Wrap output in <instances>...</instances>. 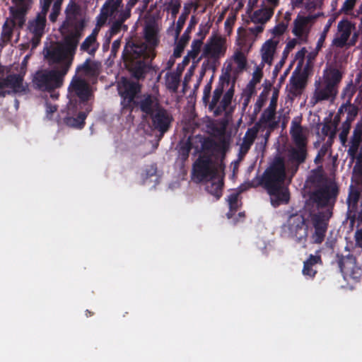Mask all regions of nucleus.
Listing matches in <instances>:
<instances>
[{
    "label": "nucleus",
    "instance_id": "obj_1",
    "mask_svg": "<svg viewBox=\"0 0 362 362\" xmlns=\"http://www.w3.org/2000/svg\"><path fill=\"white\" fill-rule=\"evenodd\" d=\"M339 194V187L335 182H327L310 192L309 200L317 209L309 214L311 243L320 245L325 241Z\"/></svg>",
    "mask_w": 362,
    "mask_h": 362
},
{
    "label": "nucleus",
    "instance_id": "obj_2",
    "mask_svg": "<svg viewBox=\"0 0 362 362\" xmlns=\"http://www.w3.org/2000/svg\"><path fill=\"white\" fill-rule=\"evenodd\" d=\"M146 42L128 41L122 52V59L133 78L143 80L152 69L151 62L156 57L155 48L158 45L157 30L153 25L144 30Z\"/></svg>",
    "mask_w": 362,
    "mask_h": 362
},
{
    "label": "nucleus",
    "instance_id": "obj_3",
    "mask_svg": "<svg viewBox=\"0 0 362 362\" xmlns=\"http://www.w3.org/2000/svg\"><path fill=\"white\" fill-rule=\"evenodd\" d=\"M195 139L201 144L202 154L193 165L192 175L197 182H203L217 177L218 168L223 170L228 144L223 139L216 141L211 137L201 135L195 136Z\"/></svg>",
    "mask_w": 362,
    "mask_h": 362
},
{
    "label": "nucleus",
    "instance_id": "obj_4",
    "mask_svg": "<svg viewBox=\"0 0 362 362\" xmlns=\"http://www.w3.org/2000/svg\"><path fill=\"white\" fill-rule=\"evenodd\" d=\"M285 178V163L283 158L278 156L264 171L259 182L270 195L271 203L274 207L289 202L288 189L284 186Z\"/></svg>",
    "mask_w": 362,
    "mask_h": 362
},
{
    "label": "nucleus",
    "instance_id": "obj_5",
    "mask_svg": "<svg viewBox=\"0 0 362 362\" xmlns=\"http://www.w3.org/2000/svg\"><path fill=\"white\" fill-rule=\"evenodd\" d=\"M71 66L70 62H66L57 69L37 71L33 78L35 88L41 90L51 91L60 88L64 81V77L67 74Z\"/></svg>",
    "mask_w": 362,
    "mask_h": 362
},
{
    "label": "nucleus",
    "instance_id": "obj_6",
    "mask_svg": "<svg viewBox=\"0 0 362 362\" xmlns=\"http://www.w3.org/2000/svg\"><path fill=\"white\" fill-rule=\"evenodd\" d=\"M69 92L78 98V99H70L69 103L70 114H75L78 108H87L88 111L92 110V105L88 102L91 95L90 87L85 79L76 76H74L69 86Z\"/></svg>",
    "mask_w": 362,
    "mask_h": 362
},
{
    "label": "nucleus",
    "instance_id": "obj_7",
    "mask_svg": "<svg viewBox=\"0 0 362 362\" xmlns=\"http://www.w3.org/2000/svg\"><path fill=\"white\" fill-rule=\"evenodd\" d=\"M141 91V85L139 82L123 78L119 85L118 92L121 97V106L123 111L132 112L138 102L135 100Z\"/></svg>",
    "mask_w": 362,
    "mask_h": 362
},
{
    "label": "nucleus",
    "instance_id": "obj_8",
    "mask_svg": "<svg viewBox=\"0 0 362 362\" xmlns=\"http://www.w3.org/2000/svg\"><path fill=\"white\" fill-rule=\"evenodd\" d=\"M223 82L218 83L213 92L211 101L209 103V110L213 112L214 117L221 116L223 112H226L227 108L231 104L235 93L234 85L223 95Z\"/></svg>",
    "mask_w": 362,
    "mask_h": 362
},
{
    "label": "nucleus",
    "instance_id": "obj_9",
    "mask_svg": "<svg viewBox=\"0 0 362 362\" xmlns=\"http://www.w3.org/2000/svg\"><path fill=\"white\" fill-rule=\"evenodd\" d=\"M287 222L290 235L298 243L305 244L308 236V226L305 217L301 214H292Z\"/></svg>",
    "mask_w": 362,
    "mask_h": 362
},
{
    "label": "nucleus",
    "instance_id": "obj_10",
    "mask_svg": "<svg viewBox=\"0 0 362 362\" xmlns=\"http://www.w3.org/2000/svg\"><path fill=\"white\" fill-rule=\"evenodd\" d=\"M337 262L340 272L346 277L358 281L362 274L361 268L356 263V258L352 254L343 255L337 254Z\"/></svg>",
    "mask_w": 362,
    "mask_h": 362
},
{
    "label": "nucleus",
    "instance_id": "obj_11",
    "mask_svg": "<svg viewBox=\"0 0 362 362\" xmlns=\"http://www.w3.org/2000/svg\"><path fill=\"white\" fill-rule=\"evenodd\" d=\"M226 51L225 40L221 36L213 34L204 47L202 57L217 61L225 55Z\"/></svg>",
    "mask_w": 362,
    "mask_h": 362
},
{
    "label": "nucleus",
    "instance_id": "obj_12",
    "mask_svg": "<svg viewBox=\"0 0 362 362\" xmlns=\"http://www.w3.org/2000/svg\"><path fill=\"white\" fill-rule=\"evenodd\" d=\"M150 118L152 128L159 132L160 137L169 131L174 120L172 115L163 107L157 109Z\"/></svg>",
    "mask_w": 362,
    "mask_h": 362
},
{
    "label": "nucleus",
    "instance_id": "obj_13",
    "mask_svg": "<svg viewBox=\"0 0 362 362\" xmlns=\"http://www.w3.org/2000/svg\"><path fill=\"white\" fill-rule=\"evenodd\" d=\"M46 16L47 14L39 12L34 19L28 22V28L33 35L31 42L34 47L38 45L45 33L47 22Z\"/></svg>",
    "mask_w": 362,
    "mask_h": 362
},
{
    "label": "nucleus",
    "instance_id": "obj_14",
    "mask_svg": "<svg viewBox=\"0 0 362 362\" xmlns=\"http://www.w3.org/2000/svg\"><path fill=\"white\" fill-rule=\"evenodd\" d=\"M25 71L19 74H11L2 78L1 82V89L6 87L11 88L12 93H26L28 85L23 83Z\"/></svg>",
    "mask_w": 362,
    "mask_h": 362
},
{
    "label": "nucleus",
    "instance_id": "obj_15",
    "mask_svg": "<svg viewBox=\"0 0 362 362\" xmlns=\"http://www.w3.org/2000/svg\"><path fill=\"white\" fill-rule=\"evenodd\" d=\"M90 111H88L87 108H78L75 114H70L69 110V104L66 106V115L62 118V122L67 127L76 129H83L85 126V120Z\"/></svg>",
    "mask_w": 362,
    "mask_h": 362
},
{
    "label": "nucleus",
    "instance_id": "obj_16",
    "mask_svg": "<svg viewBox=\"0 0 362 362\" xmlns=\"http://www.w3.org/2000/svg\"><path fill=\"white\" fill-rule=\"evenodd\" d=\"M298 66L293 72L289 80V93L293 96H297L298 95H300L302 90L305 88L307 82L306 76L305 75V74L298 71Z\"/></svg>",
    "mask_w": 362,
    "mask_h": 362
},
{
    "label": "nucleus",
    "instance_id": "obj_17",
    "mask_svg": "<svg viewBox=\"0 0 362 362\" xmlns=\"http://www.w3.org/2000/svg\"><path fill=\"white\" fill-rule=\"evenodd\" d=\"M362 142V122H358L353 131L350 145L347 151L349 156L352 159L357 157L358 148Z\"/></svg>",
    "mask_w": 362,
    "mask_h": 362
},
{
    "label": "nucleus",
    "instance_id": "obj_18",
    "mask_svg": "<svg viewBox=\"0 0 362 362\" xmlns=\"http://www.w3.org/2000/svg\"><path fill=\"white\" fill-rule=\"evenodd\" d=\"M338 33L334 38L332 43L337 47L342 48L347 44L351 34V25L348 21H340L338 23Z\"/></svg>",
    "mask_w": 362,
    "mask_h": 362
},
{
    "label": "nucleus",
    "instance_id": "obj_19",
    "mask_svg": "<svg viewBox=\"0 0 362 362\" xmlns=\"http://www.w3.org/2000/svg\"><path fill=\"white\" fill-rule=\"evenodd\" d=\"M361 193L357 189L351 188L346 199L348 206L347 215L354 221L358 214V202Z\"/></svg>",
    "mask_w": 362,
    "mask_h": 362
},
{
    "label": "nucleus",
    "instance_id": "obj_20",
    "mask_svg": "<svg viewBox=\"0 0 362 362\" xmlns=\"http://www.w3.org/2000/svg\"><path fill=\"white\" fill-rule=\"evenodd\" d=\"M138 105L141 111L149 117L157 111V109L161 108L163 106L160 104L158 98L151 94L144 96V98L138 102Z\"/></svg>",
    "mask_w": 362,
    "mask_h": 362
},
{
    "label": "nucleus",
    "instance_id": "obj_21",
    "mask_svg": "<svg viewBox=\"0 0 362 362\" xmlns=\"http://www.w3.org/2000/svg\"><path fill=\"white\" fill-rule=\"evenodd\" d=\"M197 24V21L195 20V18L192 16L190 19L189 23L186 28L185 31L181 36L180 40L178 41L177 44L176 45L174 52H173V56L175 58H179L181 57L185 46L188 43L189 39H190V33L192 30L195 27V25Z\"/></svg>",
    "mask_w": 362,
    "mask_h": 362
},
{
    "label": "nucleus",
    "instance_id": "obj_22",
    "mask_svg": "<svg viewBox=\"0 0 362 362\" xmlns=\"http://www.w3.org/2000/svg\"><path fill=\"white\" fill-rule=\"evenodd\" d=\"M100 63L88 58L86 61L78 65L76 68V72L86 76L95 77L100 73Z\"/></svg>",
    "mask_w": 362,
    "mask_h": 362
},
{
    "label": "nucleus",
    "instance_id": "obj_23",
    "mask_svg": "<svg viewBox=\"0 0 362 362\" xmlns=\"http://www.w3.org/2000/svg\"><path fill=\"white\" fill-rule=\"evenodd\" d=\"M70 33V35L65 37L64 44L60 45L61 47L63 48L66 57L68 55L72 57L75 54L81 32L78 28H74V30L71 31Z\"/></svg>",
    "mask_w": 362,
    "mask_h": 362
},
{
    "label": "nucleus",
    "instance_id": "obj_24",
    "mask_svg": "<svg viewBox=\"0 0 362 362\" xmlns=\"http://www.w3.org/2000/svg\"><path fill=\"white\" fill-rule=\"evenodd\" d=\"M337 94V90L332 88L331 85H327L325 83L322 84L319 83L315 89L313 99L316 103L322 100L334 98Z\"/></svg>",
    "mask_w": 362,
    "mask_h": 362
},
{
    "label": "nucleus",
    "instance_id": "obj_25",
    "mask_svg": "<svg viewBox=\"0 0 362 362\" xmlns=\"http://www.w3.org/2000/svg\"><path fill=\"white\" fill-rule=\"evenodd\" d=\"M45 57L50 64L59 63L61 66L66 62H70L71 64V60L65 61L67 57L60 45L47 48Z\"/></svg>",
    "mask_w": 362,
    "mask_h": 362
},
{
    "label": "nucleus",
    "instance_id": "obj_26",
    "mask_svg": "<svg viewBox=\"0 0 362 362\" xmlns=\"http://www.w3.org/2000/svg\"><path fill=\"white\" fill-rule=\"evenodd\" d=\"M307 181L314 187V189L324 185L327 182H329L324 172L322 165H318L315 169L310 171Z\"/></svg>",
    "mask_w": 362,
    "mask_h": 362
},
{
    "label": "nucleus",
    "instance_id": "obj_27",
    "mask_svg": "<svg viewBox=\"0 0 362 362\" xmlns=\"http://www.w3.org/2000/svg\"><path fill=\"white\" fill-rule=\"evenodd\" d=\"M204 182L206 191L215 197L216 199H219L222 196L224 185L223 176L218 178L216 177L215 178L209 179Z\"/></svg>",
    "mask_w": 362,
    "mask_h": 362
},
{
    "label": "nucleus",
    "instance_id": "obj_28",
    "mask_svg": "<svg viewBox=\"0 0 362 362\" xmlns=\"http://www.w3.org/2000/svg\"><path fill=\"white\" fill-rule=\"evenodd\" d=\"M311 16H303L298 15L293 21L292 33L299 39H301L304 34L309 33L307 26L311 21Z\"/></svg>",
    "mask_w": 362,
    "mask_h": 362
},
{
    "label": "nucleus",
    "instance_id": "obj_29",
    "mask_svg": "<svg viewBox=\"0 0 362 362\" xmlns=\"http://www.w3.org/2000/svg\"><path fill=\"white\" fill-rule=\"evenodd\" d=\"M308 156L307 145L296 146L288 152V160L296 164V169L298 166L305 163Z\"/></svg>",
    "mask_w": 362,
    "mask_h": 362
},
{
    "label": "nucleus",
    "instance_id": "obj_30",
    "mask_svg": "<svg viewBox=\"0 0 362 362\" xmlns=\"http://www.w3.org/2000/svg\"><path fill=\"white\" fill-rule=\"evenodd\" d=\"M66 19L63 22L62 28L69 30V28H78L77 16L78 14V6L73 4L69 5L65 11Z\"/></svg>",
    "mask_w": 362,
    "mask_h": 362
},
{
    "label": "nucleus",
    "instance_id": "obj_31",
    "mask_svg": "<svg viewBox=\"0 0 362 362\" xmlns=\"http://www.w3.org/2000/svg\"><path fill=\"white\" fill-rule=\"evenodd\" d=\"M279 42L269 39L262 45L261 49L262 60L263 62L271 65L273 62L274 54L276 49Z\"/></svg>",
    "mask_w": 362,
    "mask_h": 362
},
{
    "label": "nucleus",
    "instance_id": "obj_32",
    "mask_svg": "<svg viewBox=\"0 0 362 362\" xmlns=\"http://www.w3.org/2000/svg\"><path fill=\"white\" fill-rule=\"evenodd\" d=\"M318 263H322L321 257L320 255H310L303 262V274L306 277L313 279L317 272L314 267Z\"/></svg>",
    "mask_w": 362,
    "mask_h": 362
},
{
    "label": "nucleus",
    "instance_id": "obj_33",
    "mask_svg": "<svg viewBox=\"0 0 362 362\" xmlns=\"http://www.w3.org/2000/svg\"><path fill=\"white\" fill-rule=\"evenodd\" d=\"M275 8L267 6L255 11L251 16V20L255 23L264 24L272 17Z\"/></svg>",
    "mask_w": 362,
    "mask_h": 362
},
{
    "label": "nucleus",
    "instance_id": "obj_34",
    "mask_svg": "<svg viewBox=\"0 0 362 362\" xmlns=\"http://www.w3.org/2000/svg\"><path fill=\"white\" fill-rule=\"evenodd\" d=\"M290 134L296 146L307 145V139L300 123L292 121Z\"/></svg>",
    "mask_w": 362,
    "mask_h": 362
},
{
    "label": "nucleus",
    "instance_id": "obj_35",
    "mask_svg": "<svg viewBox=\"0 0 362 362\" xmlns=\"http://www.w3.org/2000/svg\"><path fill=\"white\" fill-rule=\"evenodd\" d=\"M359 107L355 104L349 101H346L341 104L339 108V114H346V120L349 122H354L356 118Z\"/></svg>",
    "mask_w": 362,
    "mask_h": 362
},
{
    "label": "nucleus",
    "instance_id": "obj_36",
    "mask_svg": "<svg viewBox=\"0 0 362 362\" xmlns=\"http://www.w3.org/2000/svg\"><path fill=\"white\" fill-rule=\"evenodd\" d=\"M260 129L258 128V124H255V125L249 128L243 137V144L241 145V148L245 151H247L250 146L254 143L257 134Z\"/></svg>",
    "mask_w": 362,
    "mask_h": 362
},
{
    "label": "nucleus",
    "instance_id": "obj_37",
    "mask_svg": "<svg viewBox=\"0 0 362 362\" xmlns=\"http://www.w3.org/2000/svg\"><path fill=\"white\" fill-rule=\"evenodd\" d=\"M122 6L121 0H106L101 8V15L112 16Z\"/></svg>",
    "mask_w": 362,
    "mask_h": 362
},
{
    "label": "nucleus",
    "instance_id": "obj_38",
    "mask_svg": "<svg viewBox=\"0 0 362 362\" xmlns=\"http://www.w3.org/2000/svg\"><path fill=\"white\" fill-rule=\"evenodd\" d=\"M342 78V74L339 70L333 69L329 71L326 77L325 78L324 83L327 85H331L332 88L337 90V86Z\"/></svg>",
    "mask_w": 362,
    "mask_h": 362
},
{
    "label": "nucleus",
    "instance_id": "obj_39",
    "mask_svg": "<svg viewBox=\"0 0 362 362\" xmlns=\"http://www.w3.org/2000/svg\"><path fill=\"white\" fill-rule=\"evenodd\" d=\"M98 47L99 43L97 42V40L88 36L81 45L80 49L88 53L91 56H94Z\"/></svg>",
    "mask_w": 362,
    "mask_h": 362
},
{
    "label": "nucleus",
    "instance_id": "obj_40",
    "mask_svg": "<svg viewBox=\"0 0 362 362\" xmlns=\"http://www.w3.org/2000/svg\"><path fill=\"white\" fill-rule=\"evenodd\" d=\"M263 77L262 69L257 67L252 74V78L247 85L248 95L251 96L255 92V86L259 83Z\"/></svg>",
    "mask_w": 362,
    "mask_h": 362
},
{
    "label": "nucleus",
    "instance_id": "obj_41",
    "mask_svg": "<svg viewBox=\"0 0 362 362\" xmlns=\"http://www.w3.org/2000/svg\"><path fill=\"white\" fill-rule=\"evenodd\" d=\"M192 136H189L187 140L181 141L179 147V155L182 160H186L189 156L190 151L193 148Z\"/></svg>",
    "mask_w": 362,
    "mask_h": 362
},
{
    "label": "nucleus",
    "instance_id": "obj_42",
    "mask_svg": "<svg viewBox=\"0 0 362 362\" xmlns=\"http://www.w3.org/2000/svg\"><path fill=\"white\" fill-rule=\"evenodd\" d=\"M238 192L231 193L228 197V202L229 205V211L227 213V217L228 218H231L236 213V211L239 209L240 205L238 203Z\"/></svg>",
    "mask_w": 362,
    "mask_h": 362
},
{
    "label": "nucleus",
    "instance_id": "obj_43",
    "mask_svg": "<svg viewBox=\"0 0 362 362\" xmlns=\"http://www.w3.org/2000/svg\"><path fill=\"white\" fill-rule=\"evenodd\" d=\"M276 110L267 107L262 112L259 119L255 124H258V128L261 129L262 124H267L274 119Z\"/></svg>",
    "mask_w": 362,
    "mask_h": 362
},
{
    "label": "nucleus",
    "instance_id": "obj_44",
    "mask_svg": "<svg viewBox=\"0 0 362 362\" xmlns=\"http://www.w3.org/2000/svg\"><path fill=\"white\" fill-rule=\"evenodd\" d=\"M15 25L13 21L8 23L7 21L4 23L2 32L1 35V40L5 43H8L11 41L13 36V29Z\"/></svg>",
    "mask_w": 362,
    "mask_h": 362
},
{
    "label": "nucleus",
    "instance_id": "obj_45",
    "mask_svg": "<svg viewBox=\"0 0 362 362\" xmlns=\"http://www.w3.org/2000/svg\"><path fill=\"white\" fill-rule=\"evenodd\" d=\"M352 122L345 120L341 127V132L339 133V137L342 146H346L348 141V135L351 129Z\"/></svg>",
    "mask_w": 362,
    "mask_h": 362
},
{
    "label": "nucleus",
    "instance_id": "obj_46",
    "mask_svg": "<svg viewBox=\"0 0 362 362\" xmlns=\"http://www.w3.org/2000/svg\"><path fill=\"white\" fill-rule=\"evenodd\" d=\"M128 29V26L127 25H124V23L118 21H115V22L112 23V24L110 26V28L108 31L109 33V36L107 37V40L108 42L110 41L111 38L117 35L119 33H120V31L122 30H124V31H127Z\"/></svg>",
    "mask_w": 362,
    "mask_h": 362
},
{
    "label": "nucleus",
    "instance_id": "obj_47",
    "mask_svg": "<svg viewBox=\"0 0 362 362\" xmlns=\"http://www.w3.org/2000/svg\"><path fill=\"white\" fill-rule=\"evenodd\" d=\"M180 84V76L175 74H171L166 79L167 88L173 92H176Z\"/></svg>",
    "mask_w": 362,
    "mask_h": 362
},
{
    "label": "nucleus",
    "instance_id": "obj_48",
    "mask_svg": "<svg viewBox=\"0 0 362 362\" xmlns=\"http://www.w3.org/2000/svg\"><path fill=\"white\" fill-rule=\"evenodd\" d=\"M356 92V87L352 82L349 83L343 90L341 93L342 98L346 101L351 103V99Z\"/></svg>",
    "mask_w": 362,
    "mask_h": 362
},
{
    "label": "nucleus",
    "instance_id": "obj_49",
    "mask_svg": "<svg viewBox=\"0 0 362 362\" xmlns=\"http://www.w3.org/2000/svg\"><path fill=\"white\" fill-rule=\"evenodd\" d=\"M64 0H55L52 8L49 18L51 22L54 23L60 13L61 6Z\"/></svg>",
    "mask_w": 362,
    "mask_h": 362
},
{
    "label": "nucleus",
    "instance_id": "obj_50",
    "mask_svg": "<svg viewBox=\"0 0 362 362\" xmlns=\"http://www.w3.org/2000/svg\"><path fill=\"white\" fill-rule=\"evenodd\" d=\"M203 42L201 40H194L192 42L191 50L188 52V55L190 56L191 59H195L197 57L200 52L202 45Z\"/></svg>",
    "mask_w": 362,
    "mask_h": 362
},
{
    "label": "nucleus",
    "instance_id": "obj_51",
    "mask_svg": "<svg viewBox=\"0 0 362 362\" xmlns=\"http://www.w3.org/2000/svg\"><path fill=\"white\" fill-rule=\"evenodd\" d=\"M189 11L185 8V11L179 16L176 24L175 33L178 36L183 28L185 21L187 18Z\"/></svg>",
    "mask_w": 362,
    "mask_h": 362
},
{
    "label": "nucleus",
    "instance_id": "obj_52",
    "mask_svg": "<svg viewBox=\"0 0 362 362\" xmlns=\"http://www.w3.org/2000/svg\"><path fill=\"white\" fill-rule=\"evenodd\" d=\"M234 60L238 64V67L240 70H243L245 69L247 65V60L245 55L241 52H238L235 54Z\"/></svg>",
    "mask_w": 362,
    "mask_h": 362
},
{
    "label": "nucleus",
    "instance_id": "obj_53",
    "mask_svg": "<svg viewBox=\"0 0 362 362\" xmlns=\"http://www.w3.org/2000/svg\"><path fill=\"white\" fill-rule=\"evenodd\" d=\"M287 28L288 23L283 21L275 25L271 32L274 36H281L286 32Z\"/></svg>",
    "mask_w": 362,
    "mask_h": 362
},
{
    "label": "nucleus",
    "instance_id": "obj_54",
    "mask_svg": "<svg viewBox=\"0 0 362 362\" xmlns=\"http://www.w3.org/2000/svg\"><path fill=\"white\" fill-rule=\"evenodd\" d=\"M132 8L133 7H129V5L127 4L125 8L119 12L117 21L124 23L128 18H130L131 10Z\"/></svg>",
    "mask_w": 362,
    "mask_h": 362
},
{
    "label": "nucleus",
    "instance_id": "obj_55",
    "mask_svg": "<svg viewBox=\"0 0 362 362\" xmlns=\"http://www.w3.org/2000/svg\"><path fill=\"white\" fill-rule=\"evenodd\" d=\"M210 29V25L208 23L201 24L199 27V31L197 33V36L199 37V39H196L197 40H201L203 42V40L206 37V35L209 33Z\"/></svg>",
    "mask_w": 362,
    "mask_h": 362
},
{
    "label": "nucleus",
    "instance_id": "obj_56",
    "mask_svg": "<svg viewBox=\"0 0 362 362\" xmlns=\"http://www.w3.org/2000/svg\"><path fill=\"white\" fill-rule=\"evenodd\" d=\"M264 93L262 92L259 96L258 97L255 105H254V110L253 112L255 115H257L262 110V107L264 106L266 98L264 96Z\"/></svg>",
    "mask_w": 362,
    "mask_h": 362
},
{
    "label": "nucleus",
    "instance_id": "obj_57",
    "mask_svg": "<svg viewBox=\"0 0 362 362\" xmlns=\"http://www.w3.org/2000/svg\"><path fill=\"white\" fill-rule=\"evenodd\" d=\"M321 131L325 136H332L335 134V127L333 128L330 122H326L322 125Z\"/></svg>",
    "mask_w": 362,
    "mask_h": 362
},
{
    "label": "nucleus",
    "instance_id": "obj_58",
    "mask_svg": "<svg viewBox=\"0 0 362 362\" xmlns=\"http://www.w3.org/2000/svg\"><path fill=\"white\" fill-rule=\"evenodd\" d=\"M327 153V147L323 145L317 152V156L315 158L314 162L315 164H320L322 163L323 158Z\"/></svg>",
    "mask_w": 362,
    "mask_h": 362
},
{
    "label": "nucleus",
    "instance_id": "obj_59",
    "mask_svg": "<svg viewBox=\"0 0 362 362\" xmlns=\"http://www.w3.org/2000/svg\"><path fill=\"white\" fill-rule=\"evenodd\" d=\"M356 0H345L344 2L341 11L347 13L351 11L355 6Z\"/></svg>",
    "mask_w": 362,
    "mask_h": 362
},
{
    "label": "nucleus",
    "instance_id": "obj_60",
    "mask_svg": "<svg viewBox=\"0 0 362 362\" xmlns=\"http://www.w3.org/2000/svg\"><path fill=\"white\" fill-rule=\"evenodd\" d=\"M211 91V83H208L204 88L202 100L205 104L209 103Z\"/></svg>",
    "mask_w": 362,
    "mask_h": 362
},
{
    "label": "nucleus",
    "instance_id": "obj_61",
    "mask_svg": "<svg viewBox=\"0 0 362 362\" xmlns=\"http://www.w3.org/2000/svg\"><path fill=\"white\" fill-rule=\"evenodd\" d=\"M53 0H40L41 13L47 14Z\"/></svg>",
    "mask_w": 362,
    "mask_h": 362
},
{
    "label": "nucleus",
    "instance_id": "obj_62",
    "mask_svg": "<svg viewBox=\"0 0 362 362\" xmlns=\"http://www.w3.org/2000/svg\"><path fill=\"white\" fill-rule=\"evenodd\" d=\"M169 8L171 11L172 16H176L179 12L180 4L178 1H171L169 3Z\"/></svg>",
    "mask_w": 362,
    "mask_h": 362
},
{
    "label": "nucleus",
    "instance_id": "obj_63",
    "mask_svg": "<svg viewBox=\"0 0 362 362\" xmlns=\"http://www.w3.org/2000/svg\"><path fill=\"white\" fill-rule=\"evenodd\" d=\"M46 113L47 117H51L52 114L57 110V107L50 103L46 102L45 103Z\"/></svg>",
    "mask_w": 362,
    "mask_h": 362
},
{
    "label": "nucleus",
    "instance_id": "obj_64",
    "mask_svg": "<svg viewBox=\"0 0 362 362\" xmlns=\"http://www.w3.org/2000/svg\"><path fill=\"white\" fill-rule=\"evenodd\" d=\"M355 241L356 245L362 248V228L355 233Z\"/></svg>",
    "mask_w": 362,
    "mask_h": 362
}]
</instances>
